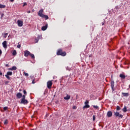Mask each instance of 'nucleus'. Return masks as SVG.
<instances>
[{
	"mask_svg": "<svg viewBox=\"0 0 130 130\" xmlns=\"http://www.w3.org/2000/svg\"><path fill=\"white\" fill-rule=\"evenodd\" d=\"M57 55H61V56H66L67 53L64 51L62 52V49H60L57 51Z\"/></svg>",
	"mask_w": 130,
	"mask_h": 130,
	"instance_id": "obj_1",
	"label": "nucleus"
},
{
	"mask_svg": "<svg viewBox=\"0 0 130 130\" xmlns=\"http://www.w3.org/2000/svg\"><path fill=\"white\" fill-rule=\"evenodd\" d=\"M114 116H115V117H117L118 118L121 119L123 117V115L119 113V112H114Z\"/></svg>",
	"mask_w": 130,
	"mask_h": 130,
	"instance_id": "obj_2",
	"label": "nucleus"
},
{
	"mask_svg": "<svg viewBox=\"0 0 130 130\" xmlns=\"http://www.w3.org/2000/svg\"><path fill=\"white\" fill-rule=\"evenodd\" d=\"M85 106H83V109L85 108H90V105H89V101L86 100L84 103Z\"/></svg>",
	"mask_w": 130,
	"mask_h": 130,
	"instance_id": "obj_3",
	"label": "nucleus"
},
{
	"mask_svg": "<svg viewBox=\"0 0 130 130\" xmlns=\"http://www.w3.org/2000/svg\"><path fill=\"white\" fill-rule=\"evenodd\" d=\"M47 86L48 89H51V87H52V81L51 80L48 81L47 83Z\"/></svg>",
	"mask_w": 130,
	"mask_h": 130,
	"instance_id": "obj_4",
	"label": "nucleus"
},
{
	"mask_svg": "<svg viewBox=\"0 0 130 130\" xmlns=\"http://www.w3.org/2000/svg\"><path fill=\"white\" fill-rule=\"evenodd\" d=\"M43 9H41L38 13V15L41 17V18L42 17V16L44 15L43 14Z\"/></svg>",
	"mask_w": 130,
	"mask_h": 130,
	"instance_id": "obj_5",
	"label": "nucleus"
},
{
	"mask_svg": "<svg viewBox=\"0 0 130 130\" xmlns=\"http://www.w3.org/2000/svg\"><path fill=\"white\" fill-rule=\"evenodd\" d=\"M30 54H31V53L29 51L25 50L24 51V56H25V57L29 56V55H30Z\"/></svg>",
	"mask_w": 130,
	"mask_h": 130,
	"instance_id": "obj_6",
	"label": "nucleus"
},
{
	"mask_svg": "<svg viewBox=\"0 0 130 130\" xmlns=\"http://www.w3.org/2000/svg\"><path fill=\"white\" fill-rule=\"evenodd\" d=\"M17 24H18V26L19 27H22V26H23V21L18 20L17 21Z\"/></svg>",
	"mask_w": 130,
	"mask_h": 130,
	"instance_id": "obj_7",
	"label": "nucleus"
},
{
	"mask_svg": "<svg viewBox=\"0 0 130 130\" xmlns=\"http://www.w3.org/2000/svg\"><path fill=\"white\" fill-rule=\"evenodd\" d=\"M20 103L21 104H28V101L27 100H21Z\"/></svg>",
	"mask_w": 130,
	"mask_h": 130,
	"instance_id": "obj_8",
	"label": "nucleus"
},
{
	"mask_svg": "<svg viewBox=\"0 0 130 130\" xmlns=\"http://www.w3.org/2000/svg\"><path fill=\"white\" fill-rule=\"evenodd\" d=\"M7 41H4V42L2 43V45L4 48H7L8 45H7Z\"/></svg>",
	"mask_w": 130,
	"mask_h": 130,
	"instance_id": "obj_9",
	"label": "nucleus"
},
{
	"mask_svg": "<svg viewBox=\"0 0 130 130\" xmlns=\"http://www.w3.org/2000/svg\"><path fill=\"white\" fill-rule=\"evenodd\" d=\"M111 87L112 91H114V81H112L111 82Z\"/></svg>",
	"mask_w": 130,
	"mask_h": 130,
	"instance_id": "obj_10",
	"label": "nucleus"
},
{
	"mask_svg": "<svg viewBox=\"0 0 130 130\" xmlns=\"http://www.w3.org/2000/svg\"><path fill=\"white\" fill-rule=\"evenodd\" d=\"M48 27V24L47 23H46L45 26H43L42 27V31H45V30H46V29H47Z\"/></svg>",
	"mask_w": 130,
	"mask_h": 130,
	"instance_id": "obj_11",
	"label": "nucleus"
},
{
	"mask_svg": "<svg viewBox=\"0 0 130 130\" xmlns=\"http://www.w3.org/2000/svg\"><path fill=\"white\" fill-rule=\"evenodd\" d=\"M22 93H21V92H18L16 94V97L18 99H20L22 98Z\"/></svg>",
	"mask_w": 130,
	"mask_h": 130,
	"instance_id": "obj_12",
	"label": "nucleus"
},
{
	"mask_svg": "<svg viewBox=\"0 0 130 130\" xmlns=\"http://www.w3.org/2000/svg\"><path fill=\"white\" fill-rule=\"evenodd\" d=\"M107 116L108 117H111L112 116V112L111 111H109L107 113Z\"/></svg>",
	"mask_w": 130,
	"mask_h": 130,
	"instance_id": "obj_13",
	"label": "nucleus"
},
{
	"mask_svg": "<svg viewBox=\"0 0 130 130\" xmlns=\"http://www.w3.org/2000/svg\"><path fill=\"white\" fill-rule=\"evenodd\" d=\"M41 38H42V37L40 35H39L37 38H35L36 43H37V42H38L39 39H41Z\"/></svg>",
	"mask_w": 130,
	"mask_h": 130,
	"instance_id": "obj_14",
	"label": "nucleus"
},
{
	"mask_svg": "<svg viewBox=\"0 0 130 130\" xmlns=\"http://www.w3.org/2000/svg\"><path fill=\"white\" fill-rule=\"evenodd\" d=\"M9 71H16L17 70V67L13 66L12 68H9L8 69Z\"/></svg>",
	"mask_w": 130,
	"mask_h": 130,
	"instance_id": "obj_15",
	"label": "nucleus"
},
{
	"mask_svg": "<svg viewBox=\"0 0 130 130\" xmlns=\"http://www.w3.org/2000/svg\"><path fill=\"white\" fill-rule=\"evenodd\" d=\"M65 100H70L71 99V96L69 94H67L66 96L64 97Z\"/></svg>",
	"mask_w": 130,
	"mask_h": 130,
	"instance_id": "obj_16",
	"label": "nucleus"
},
{
	"mask_svg": "<svg viewBox=\"0 0 130 130\" xmlns=\"http://www.w3.org/2000/svg\"><path fill=\"white\" fill-rule=\"evenodd\" d=\"M42 18H43V19H45V20H48V19H49V17H48L47 15H45L44 14L43 15Z\"/></svg>",
	"mask_w": 130,
	"mask_h": 130,
	"instance_id": "obj_17",
	"label": "nucleus"
},
{
	"mask_svg": "<svg viewBox=\"0 0 130 130\" xmlns=\"http://www.w3.org/2000/svg\"><path fill=\"white\" fill-rule=\"evenodd\" d=\"M119 77L120 78H121V79H125V75L123 74H120Z\"/></svg>",
	"mask_w": 130,
	"mask_h": 130,
	"instance_id": "obj_18",
	"label": "nucleus"
},
{
	"mask_svg": "<svg viewBox=\"0 0 130 130\" xmlns=\"http://www.w3.org/2000/svg\"><path fill=\"white\" fill-rule=\"evenodd\" d=\"M122 111H123V112H126V111H127V110L126 109V106H124V108L122 109Z\"/></svg>",
	"mask_w": 130,
	"mask_h": 130,
	"instance_id": "obj_19",
	"label": "nucleus"
},
{
	"mask_svg": "<svg viewBox=\"0 0 130 130\" xmlns=\"http://www.w3.org/2000/svg\"><path fill=\"white\" fill-rule=\"evenodd\" d=\"M122 95H123V96H124L125 97H127V96H128V93H125V92H122Z\"/></svg>",
	"mask_w": 130,
	"mask_h": 130,
	"instance_id": "obj_20",
	"label": "nucleus"
},
{
	"mask_svg": "<svg viewBox=\"0 0 130 130\" xmlns=\"http://www.w3.org/2000/svg\"><path fill=\"white\" fill-rule=\"evenodd\" d=\"M6 75H7L8 76H12V75H13V72H8L7 74Z\"/></svg>",
	"mask_w": 130,
	"mask_h": 130,
	"instance_id": "obj_21",
	"label": "nucleus"
},
{
	"mask_svg": "<svg viewBox=\"0 0 130 130\" xmlns=\"http://www.w3.org/2000/svg\"><path fill=\"white\" fill-rule=\"evenodd\" d=\"M6 8V5L0 4V9H5Z\"/></svg>",
	"mask_w": 130,
	"mask_h": 130,
	"instance_id": "obj_22",
	"label": "nucleus"
},
{
	"mask_svg": "<svg viewBox=\"0 0 130 130\" xmlns=\"http://www.w3.org/2000/svg\"><path fill=\"white\" fill-rule=\"evenodd\" d=\"M29 56H30V57H31V58H32L33 59H34V58H35V56H34V54H31L30 53V54L29 55Z\"/></svg>",
	"mask_w": 130,
	"mask_h": 130,
	"instance_id": "obj_23",
	"label": "nucleus"
},
{
	"mask_svg": "<svg viewBox=\"0 0 130 130\" xmlns=\"http://www.w3.org/2000/svg\"><path fill=\"white\" fill-rule=\"evenodd\" d=\"M13 55H17V51L16 50H14L12 53Z\"/></svg>",
	"mask_w": 130,
	"mask_h": 130,
	"instance_id": "obj_24",
	"label": "nucleus"
},
{
	"mask_svg": "<svg viewBox=\"0 0 130 130\" xmlns=\"http://www.w3.org/2000/svg\"><path fill=\"white\" fill-rule=\"evenodd\" d=\"M4 38H7V36L8 35V33H5L4 34Z\"/></svg>",
	"mask_w": 130,
	"mask_h": 130,
	"instance_id": "obj_25",
	"label": "nucleus"
},
{
	"mask_svg": "<svg viewBox=\"0 0 130 130\" xmlns=\"http://www.w3.org/2000/svg\"><path fill=\"white\" fill-rule=\"evenodd\" d=\"M23 74L25 76V77H28V76H29V74H28V73H26L25 72H23Z\"/></svg>",
	"mask_w": 130,
	"mask_h": 130,
	"instance_id": "obj_26",
	"label": "nucleus"
},
{
	"mask_svg": "<svg viewBox=\"0 0 130 130\" xmlns=\"http://www.w3.org/2000/svg\"><path fill=\"white\" fill-rule=\"evenodd\" d=\"M93 108H95V109H98L99 108V107L98 106H95V105H93Z\"/></svg>",
	"mask_w": 130,
	"mask_h": 130,
	"instance_id": "obj_27",
	"label": "nucleus"
},
{
	"mask_svg": "<svg viewBox=\"0 0 130 130\" xmlns=\"http://www.w3.org/2000/svg\"><path fill=\"white\" fill-rule=\"evenodd\" d=\"M116 110H120V107L119 106H117Z\"/></svg>",
	"mask_w": 130,
	"mask_h": 130,
	"instance_id": "obj_28",
	"label": "nucleus"
},
{
	"mask_svg": "<svg viewBox=\"0 0 130 130\" xmlns=\"http://www.w3.org/2000/svg\"><path fill=\"white\" fill-rule=\"evenodd\" d=\"M25 98H26V95H22V98L21 99V100H24Z\"/></svg>",
	"mask_w": 130,
	"mask_h": 130,
	"instance_id": "obj_29",
	"label": "nucleus"
},
{
	"mask_svg": "<svg viewBox=\"0 0 130 130\" xmlns=\"http://www.w3.org/2000/svg\"><path fill=\"white\" fill-rule=\"evenodd\" d=\"M5 77L8 79H10V76L9 75H7V74L5 75Z\"/></svg>",
	"mask_w": 130,
	"mask_h": 130,
	"instance_id": "obj_30",
	"label": "nucleus"
},
{
	"mask_svg": "<svg viewBox=\"0 0 130 130\" xmlns=\"http://www.w3.org/2000/svg\"><path fill=\"white\" fill-rule=\"evenodd\" d=\"M4 124H8V120H6L4 121Z\"/></svg>",
	"mask_w": 130,
	"mask_h": 130,
	"instance_id": "obj_31",
	"label": "nucleus"
},
{
	"mask_svg": "<svg viewBox=\"0 0 130 130\" xmlns=\"http://www.w3.org/2000/svg\"><path fill=\"white\" fill-rule=\"evenodd\" d=\"M96 119V117H95V115L93 116V120L94 121V120Z\"/></svg>",
	"mask_w": 130,
	"mask_h": 130,
	"instance_id": "obj_32",
	"label": "nucleus"
},
{
	"mask_svg": "<svg viewBox=\"0 0 130 130\" xmlns=\"http://www.w3.org/2000/svg\"><path fill=\"white\" fill-rule=\"evenodd\" d=\"M8 110V107H5L4 108V110Z\"/></svg>",
	"mask_w": 130,
	"mask_h": 130,
	"instance_id": "obj_33",
	"label": "nucleus"
},
{
	"mask_svg": "<svg viewBox=\"0 0 130 130\" xmlns=\"http://www.w3.org/2000/svg\"><path fill=\"white\" fill-rule=\"evenodd\" d=\"M23 93L25 95H26V94H27V91H26V90H23Z\"/></svg>",
	"mask_w": 130,
	"mask_h": 130,
	"instance_id": "obj_34",
	"label": "nucleus"
},
{
	"mask_svg": "<svg viewBox=\"0 0 130 130\" xmlns=\"http://www.w3.org/2000/svg\"><path fill=\"white\" fill-rule=\"evenodd\" d=\"M17 48H21V45H18Z\"/></svg>",
	"mask_w": 130,
	"mask_h": 130,
	"instance_id": "obj_35",
	"label": "nucleus"
},
{
	"mask_svg": "<svg viewBox=\"0 0 130 130\" xmlns=\"http://www.w3.org/2000/svg\"><path fill=\"white\" fill-rule=\"evenodd\" d=\"M25 6H27V3H24L23 4V7H25Z\"/></svg>",
	"mask_w": 130,
	"mask_h": 130,
	"instance_id": "obj_36",
	"label": "nucleus"
},
{
	"mask_svg": "<svg viewBox=\"0 0 130 130\" xmlns=\"http://www.w3.org/2000/svg\"><path fill=\"white\" fill-rule=\"evenodd\" d=\"M9 84V81L5 82V85H8Z\"/></svg>",
	"mask_w": 130,
	"mask_h": 130,
	"instance_id": "obj_37",
	"label": "nucleus"
},
{
	"mask_svg": "<svg viewBox=\"0 0 130 130\" xmlns=\"http://www.w3.org/2000/svg\"><path fill=\"white\" fill-rule=\"evenodd\" d=\"M105 21H104V22H102V25L103 26V25L105 24Z\"/></svg>",
	"mask_w": 130,
	"mask_h": 130,
	"instance_id": "obj_38",
	"label": "nucleus"
},
{
	"mask_svg": "<svg viewBox=\"0 0 130 130\" xmlns=\"http://www.w3.org/2000/svg\"><path fill=\"white\" fill-rule=\"evenodd\" d=\"M32 84H35V80H32Z\"/></svg>",
	"mask_w": 130,
	"mask_h": 130,
	"instance_id": "obj_39",
	"label": "nucleus"
},
{
	"mask_svg": "<svg viewBox=\"0 0 130 130\" xmlns=\"http://www.w3.org/2000/svg\"><path fill=\"white\" fill-rule=\"evenodd\" d=\"M2 53H3V52L2 51V50L0 49V55L2 54Z\"/></svg>",
	"mask_w": 130,
	"mask_h": 130,
	"instance_id": "obj_40",
	"label": "nucleus"
},
{
	"mask_svg": "<svg viewBox=\"0 0 130 130\" xmlns=\"http://www.w3.org/2000/svg\"><path fill=\"white\" fill-rule=\"evenodd\" d=\"M14 0H10V1L11 2V3H13Z\"/></svg>",
	"mask_w": 130,
	"mask_h": 130,
	"instance_id": "obj_41",
	"label": "nucleus"
},
{
	"mask_svg": "<svg viewBox=\"0 0 130 130\" xmlns=\"http://www.w3.org/2000/svg\"><path fill=\"white\" fill-rule=\"evenodd\" d=\"M0 76H3V73L0 72Z\"/></svg>",
	"mask_w": 130,
	"mask_h": 130,
	"instance_id": "obj_42",
	"label": "nucleus"
},
{
	"mask_svg": "<svg viewBox=\"0 0 130 130\" xmlns=\"http://www.w3.org/2000/svg\"><path fill=\"white\" fill-rule=\"evenodd\" d=\"M28 14H30V13H31V11H28Z\"/></svg>",
	"mask_w": 130,
	"mask_h": 130,
	"instance_id": "obj_43",
	"label": "nucleus"
},
{
	"mask_svg": "<svg viewBox=\"0 0 130 130\" xmlns=\"http://www.w3.org/2000/svg\"><path fill=\"white\" fill-rule=\"evenodd\" d=\"M91 56H92V55H90L89 56V57H91Z\"/></svg>",
	"mask_w": 130,
	"mask_h": 130,
	"instance_id": "obj_44",
	"label": "nucleus"
},
{
	"mask_svg": "<svg viewBox=\"0 0 130 130\" xmlns=\"http://www.w3.org/2000/svg\"><path fill=\"white\" fill-rule=\"evenodd\" d=\"M129 88H130V85H129Z\"/></svg>",
	"mask_w": 130,
	"mask_h": 130,
	"instance_id": "obj_45",
	"label": "nucleus"
},
{
	"mask_svg": "<svg viewBox=\"0 0 130 130\" xmlns=\"http://www.w3.org/2000/svg\"><path fill=\"white\" fill-rule=\"evenodd\" d=\"M6 67H8V64L6 65Z\"/></svg>",
	"mask_w": 130,
	"mask_h": 130,
	"instance_id": "obj_46",
	"label": "nucleus"
},
{
	"mask_svg": "<svg viewBox=\"0 0 130 130\" xmlns=\"http://www.w3.org/2000/svg\"><path fill=\"white\" fill-rule=\"evenodd\" d=\"M73 108H75V107H74Z\"/></svg>",
	"mask_w": 130,
	"mask_h": 130,
	"instance_id": "obj_47",
	"label": "nucleus"
},
{
	"mask_svg": "<svg viewBox=\"0 0 130 130\" xmlns=\"http://www.w3.org/2000/svg\"><path fill=\"white\" fill-rule=\"evenodd\" d=\"M73 108H75V107H74Z\"/></svg>",
	"mask_w": 130,
	"mask_h": 130,
	"instance_id": "obj_48",
	"label": "nucleus"
}]
</instances>
